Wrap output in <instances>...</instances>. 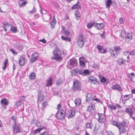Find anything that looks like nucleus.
Listing matches in <instances>:
<instances>
[{
	"label": "nucleus",
	"mask_w": 135,
	"mask_h": 135,
	"mask_svg": "<svg viewBox=\"0 0 135 135\" xmlns=\"http://www.w3.org/2000/svg\"><path fill=\"white\" fill-rule=\"evenodd\" d=\"M61 37L62 40L65 41L69 42L71 41V39L69 37H67L63 36H61Z\"/></svg>",
	"instance_id": "33"
},
{
	"label": "nucleus",
	"mask_w": 135,
	"mask_h": 135,
	"mask_svg": "<svg viewBox=\"0 0 135 135\" xmlns=\"http://www.w3.org/2000/svg\"><path fill=\"white\" fill-rule=\"evenodd\" d=\"M120 134L127 133L129 128L127 123L124 121L120 123V125L118 126Z\"/></svg>",
	"instance_id": "1"
},
{
	"label": "nucleus",
	"mask_w": 135,
	"mask_h": 135,
	"mask_svg": "<svg viewBox=\"0 0 135 135\" xmlns=\"http://www.w3.org/2000/svg\"><path fill=\"white\" fill-rule=\"evenodd\" d=\"M126 40L128 42L132 38V34L131 33H129L125 37Z\"/></svg>",
	"instance_id": "21"
},
{
	"label": "nucleus",
	"mask_w": 135,
	"mask_h": 135,
	"mask_svg": "<svg viewBox=\"0 0 135 135\" xmlns=\"http://www.w3.org/2000/svg\"><path fill=\"white\" fill-rule=\"evenodd\" d=\"M73 91H79L81 90V87L80 82L77 80H75L73 82Z\"/></svg>",
	"instance_id": "3"
},
{
	"label": "nucleus",
	"mask_w": 135,
	"mask_h": 135,
	"mask_svg": "<svg viewBox=\"0 0 135 135\" xmlns=\"http://www.w3.org/2000/svg\"><path fill=\"white\" fill-rule=\"evenodd\" d=\"M81 3L79 1L74 5L71 7V9H79L81 8Z\"/></svg>",
	"instance_id": "16"
},
{
	"label": "nucleus",
	"mask_w": 135,
	"mask_h": 135,
	"mask_svg": "<svg viewBox=\"0 0 135 135\" xmlns=\"http://www.w3.org/2000/svg\"><path fill=\"white\" fill-rule=\"evenodd\" d=\"M119 21L120 24H123L124 22L123 19L121 18H119Z\"/></svg>",
	"instance_id": "56"
},
{
	"label": "nucleus",
	"mask_w": 135,
	"mask_h": 135,
	"mask_svg": "<svg viewBox=\"0 0 135 135\" xmlns=\"http://www.w3.org/2000/svg\"><path fill=\"white\" fill-rule=\"evenodd\" d=\"M75 114V112L74 110H68L66 114V116L68 118H71L74 116Z\"/></svg>",
	"instance_id": "8"
},
{
	"label": "nucleus",
	"mask_w": 135,
	"mask_h": 135,
	"mask_svg": "<svg viewBox=\"0 0 135 135\" xmlns=\"http://www.w3.org/2000/svg\"><path fill=\"white\" fill-rule=\"evenodd\" d=\"M77 60L74 58L70 59L67 63V66L72 69L76 66L78 65Z\"/></svg>",
	"instance_id": "4"
},
{
	"label": "nucleus",
	"mask_w": 135,
	"mask_h": 135,
	"mask_svg": "<svg viewBox=\"0 0 135 135\" xmlns=\"http://www.w3.org/2000/svg\"><path fill=\"white\" fill-rule=\"evenodd\" d=\"M10 31H11L13 33H16L17 31V28L16 27L12 26Z\"/></svg>",
	"instance_id": "38"
},
{
	"label": "nucleus",
	"mask_w": 135,
	"mask_h": 135,
	"mask_svg": "<svg viewBox=\"0 0 135 135\" xmlns=\"http://www.w3.org/2000/svg\"><path fill=\"white\" fill-rule=\"evenodd\" d=\"M112 3L111 0H107L106 2V7L109 8Z\"/></svg>",
	"instance_id": "37"
},
{
	"label": "nucleus",
	"mask_w": 135,
	"mask_h": 135,
	"mask_svg": "<svg viewBox=\"0 0 135 135\" xmlns=\"http://www.w3.org/2000/svg\"><path fill=\"white\" fill-rule=\"evenodd\" d=\"M18 3L20 6L22 7L26 4L27 2L23 0H20L19 1Z\"/></svg>",
	"instance_id": "27"
},
{
	"label": "nucleus",
	"mask_w": 135,
	"mask_h": 135,
	"mask_svg": "<svg viewBox=\"0 0 135 135\" xmlns=\"http://www.w3.org/2000/svg\"><path fill=\"white\" fill-rule=\"evenodd\" d=\"M85 42V40L82 35H79L77 38V43L78 45L80 48L84 46Z\"/></svg>",
	"instance_id": "5"
},
{
	"label": "nucleus",
	"mask_w": 135,
	"mask_h": 135,
	"mask_svg": "<svg viewBox=\"0 0 135 135\" xmlns=\"http://www.w3.org/2000/svg\"><path fill=\"white\" fill-rule=\"evenodd\" d=\"M125 52H126L127 53H129V54L131 55H135V51L134 50H133L132 51H131L130 52H128V51H126Z\"/></svg>",
	"instance_id": "50"
},
{
	"label": "nucleus",
	"mask_w": 135,
	"mask_h": 135,
	"mask_svg": "<svg viewBox=\"0 0 135 135\" xmlns=\"http://www.w3.org/2000/svg\"><path fill=\"white\" fill-rule=\"evenodd\" d=\"M124 60L122 59H119L118 60V63L119 65L123 64Z\"/></svg>",
	"instance_id": "45"
},
{
	"label": "nucleus",
	"mask_w": 135,
	"mask_h": 135,
	"mask_svg": "<svg viewBox=\"0 0 135 135\" xmlns=\"http://www.w3.org/2000/svg\"><path fill=\"white\" fill-rule=\"evenodd\" d=\"M85 58L82 57L79 58V64L82 67H84L85 65V63L84 62Z\"/></svg>",
	"instance_id": "18"
},
{
	"label": "nucleus",
	"mask_w": 135,
	"mask_h": 135,
	"mask_svg": "<svg viewBox=\"0 0 135 135\" xmlns=\"http://www.w3.org/2000/svg\"><path fill=\"white\" fill-rule=\"evenodd\" d=\"M74 102L76 105H79L81 103V99L79 98H77L76 99Z\"/></svg>",
	"instance_id": "25"
},
{
	"label": "nucleus",
	"mask_w": 135,
	"mask_h": 135,
	"mask_svg": "<svg viewBox=\"0 0 135 135\" xmlns=\"http://www.w3.org/2000/svg\"><path fill=\"white\" fill-rule=\"evenodd\" d=\"M56 22V20L54 18V20H52V22L51 23V26L52 28H54Z\"/></svg>",
	"instance_id": "31"
},
{
	"label": "nucleus",
	"mask_w": 135,
	"mask_h": 135,
	"mask_svg": "<svg viewBox=\"0 0 135 135\" xmlns=\"http://www.w3.org/2000/svg\"><path fill=\"white\" fill-rule=\"evenodd\" d=\"M125 112L127 113L130 117L132 116L133 113V111L132 108H126Z\"/></svg>",
	"instance_id": "12"
},
{
	"label": "nucleus",
	"mask_w": 135,
	"mask_h": 135,
	"mask_svg": "<svg viewBox=\"0 0 135 135\" xmlns=\"http://www.w3.org/2000/svg\"><path fill=\"white\" fill-rule=\"evenodd\" d=\"M95 109V106L94 105H91V106H89L88 107L87 110L88 112H90L91 110H94Z\"/></svg>",
	"instance_id": "29"
},
{
	"label": "nucleus",
	"mask_w": 135,
	"mask_h": 135,
	"mask_svg": "<svg viewBox=\"0 0 135 135\" xmlns=\"http://www.w3.org/2000/svg\"><path fill=\"white\" fill-rule=\"evenodd\" d=\"M110 52L111 53V55L113 57H114L115 56H117V55L118 54L116 51L114 50H112L110 49Z\"/></svg>",
	"instance_id": "22"
},
{
	"label": "nucleus",
	"mask_w": 135,
	"mask_h": 135,
	"mask_svg": "<svg viewBox=\"0 0 135 135\" xmlns=\"http://www.w3.org/2000/svg\"><path fill=\"white\" fill-rule=\"evenodd\" d=\"M54 57H52V59L55 60L57 61H62L61 51L59 49L56 48L55 50L53 51Z\"/></svg>",
	"instance_id": "2"
},
{
	"label": "nucleus",
	"mask_w": 135,
	"mask_h": 135,
	"mask_svg": "<svg viewBox=\"0 0 135 135\" xmlns=\"http://www.w3.org/2000/svg\"><path fill=\"white\" fill-rule=\"evenodd\" d=\"M113 124L114 125H115L118 128V126L120 125V123L118 124L117 122H113Z\"/></svg>",
	"instance_id": "57"
},
{
	"label": "nucleus",
	"mask_w": 135,
	"mask_h": 135,
	"mask_svg": "<svg viewBox=\"0 0 135 135\" xmlns=\"http://www.w3.org/2000/svg\"><path fill=\"white\" fill-rule=\"evenodd\" d=\"M95 22H90V23H88L87 25V27L88 29H90L93 26Z\"/></svg>",
	"instance_id": "30"
},
{
	"label": "nucleus",
	"mask_w": 135,
	"mask_h": 135,
	"mask_svg": "<svg viewBox=\"0 0 135 135\" xmlns=\"http://www.w3.org/2000/svg\"><path fill=\"white\" fill-rule=\"evenodd\" d=\"M8 60L7 59H5V61L4 63V66L2 68V69L3 70H5L7 67V64L8 63Z\"/></svg>",
	"instance_id": "36"
},
{
	"label": "nucleus",
	"mask_w": 135,
	"mask_h": 135,
	"mask_svg": "<svg viewBox=\"0 0 135 135\" xmlns=\"http://www.w3.org/2000/svg\"><path fill=\"white\" fill-rule=\"evenodd\" d=\"M9 50L10 51H11L12 53L14 55H17L18 54V53L17 52H15V50H14L12 49H10Z\"/></svg>",
	"instance_id": "51"
},
{
	"label": "nucleus",
	"mask_w": 135,
	"mask_h": 135,
	"mask_svg": "<svg viewBox=\"0 0 135 135\" xmlns=\"http://www.w3.org/2000/svg\"><path fill=\"white\" fill-rule=\"evenodd\" d=\"M35 18L36 19H37L39 17V15L38 14H35L34 15Z\"/></svg>",
	"instance_id": "58"
},
{
	"label": "nucleus",
	"mask_w": 135,
	"mask_h": 135,
	"mask_svg": "<svg viewBox=\"0 0 135 135\" xmlns=\"http://www.w3.org/2000/svg\"><path fill=\"white\" fill-rule=\"evenodd\" d=\"M43 129L42 128H39L34 130L33 132V133L34 134V135H36L35 134L37 133H39L40 131L41 130ZM40 135H49L48 133L46 131H45L42 133H41Z\"/></svg>",
	"instance_id": "9"
},
{
	"label": "nucleus",
	"mask_w": 135,
	"mask_h": 135,
	"mask_svg": "<svg viewBox=\"0 0 135 135\" xmlns=\"http://www.w3.org/2000/svg\"><path fill=\"white\" fill-rule=\"evenodd\" d=\"M38 57V55L37 53H33L31 56V63H33L37 59Z\"/></svg>",
	"instance_id": "13"
},
{
	"label": "nucleus",
	"mask_w": 135,
	"mask_h": 135,
	"mask_svg": "<svg viewBox=\"0 0 135 135\" xmlns=\"http://www.w3.org/2000/svg\"><path fill=\"white\" fill-rule=\"evenodd\" d=\"M106 81V79L104 77H102L100 80V81L102 83H105Z\"/></svg>",
	"instance_id": "49"
},
{
	"label": "nucleus",
	"mask_w": 135,
	"mask_h": 135,
	"mask_svg": "<svg viewBox=\"0 0 135 135\" xmlns=\"http://www.w3.org/2000/svg\"><path fill=\"white\" fill-rule=\"evenodd\" d=\"M112 88L113 89L119 91H121L122 89V88L120 85L117 84L114 85H112Z\"/></svg>",
	"instance_id": "17"
},
{
	"label": "nucleus",
	"mask_w": 135,
	"mask_h": 135,
	"mask_svg": "<svg viewBox=\"0 0 135 135\" xmlns=\"http://www.w3.org/2000/svg\"><path fill=\"white\" fill-rule=\"evenodd\" d=\"M61 107V105L60 103L57 106V109H60Z\"/></svg>",
	"instance_id": "63"
},
{
	"label": "nucleus",
	"mask_w": 135,
	"mask_h": 135,
	"mask_svg": "<svg viewBox=\"0 0 135 135\" xmlns=\"http://www.w3.org/2000/svg\"><path fill=\"white\" fill-rule=\"evenodd\" d=\"M89 70L87 69L84 70L83 71V76L86 75V74H89Z\"/></svg>",
	"instance_id": "47"
},
{
	"label": "nucleus",
	"mask_w": 135,
	"mask_h": 135,
	"mask_svg": "<svg viewBox=\"0 0 135 135\" xmlns=\"http://www.w3.org/2000/svg\"><path fill=\"white\" fill-rule=\"evenodd\" d=\"M108 108L111 109L115 110L116 109V107L112 104H110L108 107Z\"/></svg>",
	"instance_id": "44"
},
{
	"label": "nucleus",
	"mask_w": 135,
	"mask_h": 135,
	"mask_svg": "<svg viewBox=\"0 0 135 135\" xmlns=\"http://www.w3.org/2000/svg\"><path fill=\"white\" fill-rule=\"evenodd\" d=\"M124 97L125 100H127L129 99L131 97V95L130 94L125 95L124 96Z\"/></svg>",
	"instance_id": "46"
},
{
	"label": "nucleus",
	"mask_w": 135,
	"mask_h": 135,
	"mask_svg": "<svg viewBox=\"0 0 135 135\" xmlns=\"http://www.w3.org/2000/svg\"><path fill=\"white\" fill-rule=\"evenodd\" d=\"M60 113L65 115L66 112V109L65 107H63L62 109L60 111Z\"/></svg>",
	"instance_id": "39"
},
{
	"label": "nucleus",
	"mask_w": 135,
	"mask_h": 135,
	"mask_svg": "<svg viewBox=\"0 0 135 135\" xmlns=\"http://www.w3.org/2000/svg\"><path fill=\"white\" fill-rule=\"evenodd\" d=\"M25 63V59L23 57H21L19 60V64L20 66H23Z\"/></svg>",
	"instance_id": "20"
},
{
	"label": "nucleus",
	"mask_w": 135,
	"mask_h": 135,
	"mask_svg": "<svg viewBox=\"0 0 135 135\" xmlns=\"http://www.w3.org/2000/svg\"><path fill=\"white\" fill-rule=\"evenodd\" d=\"M13 128L14 133L16 134L18 133L22 132L21 129L20 128V125L18 124H17L16 125L14 126Z\"/></svg>",
	"instance_id": "6"
},
{
	"label": "nucleus",
	"mask_w": 135,
	"mask_h": 135,
	"mask_svg": "<svg viewBox=\"0 0 135 135\" xmlns=\"http://www.w3.org/2000/svg\"><path fill=\"white\" fill-rule=\"evenodd\" d=\"M47 105V103L46 101L42 103V104L41 107V108L42 111L44 110V108L46 107Z\"/></svg>",
	"instance_id": "28"
},
{
	"label": "nucleus",
	"mask_w": 135,
	"mask_h": 135,
	"mask_svg": "<svg viewBox=\"0 0 135 135\" xmlns=\"http://www.w3.org/2000/svg\"><path fill=\"white\" fill-rule=\"evenodd\" d=\"M91 99H92V100H95V101H98L99 102H101V101H100V100H98L97 98L94 99V98H92Z\"/></svg>",
	"instance_id": "64"
},
{
	"label": "nucleus",
	"mask_w": 135,
	"mask_h": 135,
	"mask_svg": "<svg viewBox=\"0 0 135 135\" xmlns=\"http://www.w3.org/2000/svg\"><path fill=\"white\" fill-rule=\"evenodd\" d=\"M114 50L116 51V52L118 54L119 52L121 50V49L120 47L119 46H117L115 47H114Z\"/></svg>",
	"instance_id": "42"
},
{
	"label": "nucleus",
	"mask_w": 135,
	"mask_h": 135,
	"mask_svg": "<svg viewBox=\"0 0 135 135\" xmlns=\"http://www.w3.org/2000/svg\"><path fill=\"white\" fill-rule=\"evenodd\" d=\"M74 14L76 16V18H78L77 19V20L79 19V18H80V12L78 10H76Z\"/></svg>",
	"instance_id": "24"
},
{
	"label": "nucleus",
	"mask_w": 135,
	"mask_h": 135,
	"mask_svg": "<svg viewBox=\"0 0 135 135\" xmlns=\"http://www.w3.org/2000/svg\"><path fill=\"white\" fill-rule=\"evenodd\" d=\"M78 69L76 70H73L72 71V73H73L74 75H76L78 74Z\"/></svg>",
	"instance_id": "52"
},
{
	"label": "nucleus",
	"mask_w": 135,
	"mask_h": 135,
	"mask_svg": "<svg viewBox=\"0 0 135 135\" xmlns=\"http://www.w3.org/2000/svg\"><path fill=\"white\" fill-rule=\"evenodd\" d=\"M104 31L103 33L101 34V36L102 38H104L105 37V35L104 34Z\"/></svg>",
	"instance_id": "62"
},
{
	"label": "nucleus",
	"mask_w": 135,
	"mask_h": 135,
	"mask_svg": "<svg viewBox=\"0 0 135 135\" xmlns=\"http://www.w3.org/2000/svg\"><path fill=\"white\" fill-rule=\"evenodd\" d=\"M53 79L51 77H50L46 80V86L47 87H49L52 84Z\"/></svg>",
	"instance_id": "15"
},
{
	"label": "nucleus",
	"mask_w": 135,
	"mask_h": 135,
	"mask_svg": "<svg viewBox=\"0 0 135 135\" xmlns=\"http://www.w3.org/2000/svg\"><path fill=\"white\" fill-rule=\"evenodd\" d=\"M29 77L30 79H35L36 77L35 73L33 72L29 75Z\"/></svg>",
	"instance_id": "26"
},
{
	"label": "nucleus",
	"mask_w": 135,
	"mask_h": 135,
	"mask_svg": "<svg viewBox=\"0 0 135 135\" xmlns=\"http://www.w3.org/2000/svg\"><path fill=\"white\" fill-rule=\"evenodd\" d=\"M59 111L58 112L56 113V117L57 119L62 120L64 119L65 115L62 114L59 112Z\"/></svg>",
	"instance_id": "14"
},
{
	"label": "nucleus",
	"mask_w": 135,
	"mask_h": 135,
	"mask_svg": "<svg viewBox=\"0 0 135 135\" xmlns=\"http://www.w3.org/2000/svg\"><path fill=\"white\" fill-rule=\"evenodd\" d=\"M78 73H79L80 75L83 76V71L82 70L78 69Z\"/></svg>",
	"instance_id": "54"
},
{
	"label": "nucleus",
	"mask_w": 135,
	"mask_h": 135,
	"mask_svg": "<svg viewBox=\"0 0 135 135\" xmlns=\"http://www.w3.org/2000/svg\"><path fill=\"white\" fill-rule=\"evenodd\" d=\"M97 48L98 50V51L101 53L105 54L107 51L105 49H104L103 46L99 45H97Z\"/></svg>",
	"instance_id": "11"
},
{
	"label": "nucleus",
	"mask_w": 135,
	"mask_h": 135,
	"mask_svg": "<svg viewBox=\"0 0 135 135\" xmlns=\"http://www.w3.org/2000/svg\"><path fill=\"white\" fill-rule=\"evenodd\" d=\"M99 118V122L101 123H103L106 120L105 116L103 114L98 113Z\"/></svg>",
	"instance_id": "7"
},
{
	"label": "nucleus",
	"mask_w": 135,
	"mask_h": 135,
	"mask_svg": "<svg viewBox=\"0 0 135 135\" xmlns=\"http://www.w3.org/2000/svg\"><path fill=\"white\" fill-rule=\"evenodd\" d=\"M20 99L22 101H25V97L22 96L21 97Z\"/></svg>",
	"instance_id": "59"
},
{
	"label": "nucleus",
	"mask_w": 135,
	"mask_h": 135,
	"mask_svg": "<svg viewBox=\"0 0 135 135\" xmlns=\"http://www.w3.org/2000/svg\"><path fill=\"white\" fill-rule=\"evenodd\" d=\"M86 126L87 128H89L91 129L93 127V124L91 122L90 123H87Z\"/></svg>",
	"instance_id": "32"
},
{
	"label": "nucleus",
	"mask_w": 135,
	"mask_h": 135,
	"mask_svg": "<svg viewBox=\"0 0 135 135\" xmlns=\"http://www.w3.org/2000/svg\"><path fill=\"white\" fill-rule=\"evenodd\" d=\"M36 9L34 7H33L31 11H30L29 12L30 13H33L35 12H36Z\"/></svg>",
	"instance_id": "53"
},
{
	"label": "nucleus",
	"mask_w": 135,
	"mask_h": 135,
	"mask_svg": "<svg viewBox=\"0 0 135 135\" xmlns=\"http://www.w3.org/2000/svg\"><path fill=\"white\" fill-rule=\"evenodd\" d=\"M1 102L2 104L4 105H8V101L5 98H4L3 99H2Z\"/></svg>",
	"instance_id": "23"
},
{
	"label": "nucleus",
	"mask_w": 135,
	"mask_h": 135,
	"mask_svg": "<svg viewBox=\"0 0 135 135\" xmlns=\"http://www.w3.org/2000/svg\"><path fill=\"white\" fill-rule=\"evenodd\" d=\"M10 124L13 127L16 125L17 124L16 123V120H14V119H11L10 121Z\"/></svg>",
	"instance_id": "35"
},
{
	"label": "nucleus",
	"mask_w": 135,
	"mask_h": 135,
	"mask_svg": "<svg viewBox=\"0 0 135 135\" xmlns=\"http://www.w3.org/2000/svg\"><path fill=\"white\" fill-rule=\"evenodd\" d=\"M64 33L65 35L68 36L69 35L70 33L69 32V30H68L67 29L64 31Z\"/></svg>",
	"instance_id": "41"
},
{
	"label": "nucleus",
	"mask_w": 135,
	"mask_h": 135,
	"mask_svg": "<svg viewBox=\"0 0 135 135\" xmlns=\"http://www.w3.org/2000/svg\"><path fill=\"white\" fill-rule=\"evenodd\" d=\"M104 26L102 23H96L94 25V27L97 28V29L100 30L102 29Z\"/></svg>",
	"instance_id": "19"
},
{
	"label": "nucleus",
	"mask_w": 135,
	"mask_h": 135,
	"mask_svg": "<svg viewBox=\"0 0 135 135\" xmlns=\"http://www.w3.org/2000/svg\"><path fill=\"white\" fill-rule=\"evenodd\" d=\"M62 82V80L60 79H58L56 82V84L57 85H60Z\"/></svg>",
	"instance_id": "48"
},
{
	"label": "nucleus",
	"mask_w": 135,
	"mask_h": 135,
	"mask_svg": "<svg viewBox=\"0 0 135 135\" xmlns=\"http://www.w3.org/2000/svg\"><path fill=\"white\" fill-rule=\"evenodd\" d=\"M134 76V73H132L130 74H128L127 76L128 77L131 81H132V76Z\"/></svg>",
	"instance_id": "34"
},
{
	"label": "nucleus",
	"mask_w": 135,
	"mask_h": 135,
	"mask_svg": "<svg viewBox=\"0 0 135 135\" xmlns=\"http://www.w3.org/2000/svg\"><path fill=\"white\" fill-rule=\"evenodd\" d=\"M32 123L35 125L37 124L36 119H33L32 121Z\"/></svg>",
	"instance_id": "55"
},
{
	"label": "nucleus",
	"mask_w": 135,
	"mask_h": 135,
	"mask_svg": "<svg viewBox=\"0 0 135 135\" xmlns=\"http://www.w3.org/2000/svg\"><path fill=\"white\" fill-rule=\"evenodd\" d=\"M39 93H38V100H40L41 101L43 100L44 98V97L42 95L40 94L39 95Z\"/></svg>",
	"instance_id": "43"
},
{
	"label": "nucleus",
	"mask_w": 135,
	"mask_h": 135,
	"mask_svg": "<svg viewBox=\"0 0 135 135\" xmlns=\"http://www.w3.org/2000/svg\"><path fill=\"white\" fill-rule=\"evenodd\" d=\"M91 95V94L89 93H88L87 94L86 96V101L88 103H89V100H90L91 99V97H90V96Z\"/></svg>",
	"instance_id": "40"
},
{
	"label": "nucleus",
	"mask_w": 135,
	"mask_h": 135,
	"mask_svg": "<svg viewBox=\"0 0 135 135\" xmlns=\"http://www.w3.org/2000/svg\"><path fill=\"white\" fill-rule=\"evenodd\" d=\"M40 41L42 42L43 43H45L46 42V41L44 38H43L42 40H40L39 41Z\"/></svg>",
	"instance_id": "60"
},
{
	"label": "nucleus",
	"mask_w": 135,
	"mask_h": 135,
	"mask_svg": "<svg viewBox=\"0 0 135 135\" xmlns=\"http://www.w3.org/2000/svg\"><path fill=\"white\" fill-rule=\"evenodd\" d=\"M3 26L4 28V30L6 32H8L10 31L12 26L11 25L9 24L8 23H3Z\"/></svg>",
	"instance_id": "10"
},
{
	"label": "nucleus",
	"mask_w": 135,
	"mask_h": 135,
	"mask_svg": "<svg viewBox=\"0 0 135 135\" xmlns=\"http://www.w3.org/2000/svg\"><path fill=\"white\" fill-rule=\"evenodd\" d=\"M54 95H57L59 94L58 92L57 91H53Z\"/></svg>",
	"instance_id": "61"
}]
</instances>
